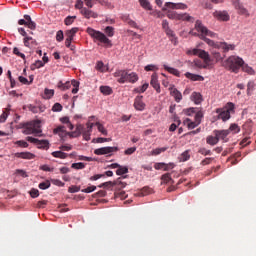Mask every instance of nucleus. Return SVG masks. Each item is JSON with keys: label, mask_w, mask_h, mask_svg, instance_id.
Wrapping results in <instances>:
<instances>
[{"label": "nucleus", "mask_w": 256, "mask_h": 256, "mask_svg": "<svg viewBox=\"0 0 256 256\" xmlns=\"http://www.w3.org/2000/svg\"><path fill=\"white\" fill-rule=\"evenodd\" d=\"M44 66L42 60H37L31 65V70H36L37 68H42Z\"/></svg>", "instance_id": "nucleus-49"}, {"label": "nucleus", "mask_w": 256, "mask_h": 256, "mask_svg": "<svg viewBox=\"0 0 256 256\" xmlns=\"http://www.w3.org/2000/svg\"><path fill=\"white\" fill-rule=\"evenodd\" d=\"M151 192H153V190L149 186H145L141 190V193H142L143 197H145V195H147V194H151Z\"/></svg>", "instance_id": "nucleus-56"}, {"label": "nucleus", "mask_w": 256, "mask_h": 256, "mask_svg": "<svg viewBox=\"0 0 256 256\" xmlns=\"http://www.w3.org/2000/svg\"><path fill=\"white\" fill-rule=\"evenodd\" d=\"M170 94L173 95L175 102H181L183 95L176 87H171Z\"/></svg>", "instance_id": "nucleus-18"}, {"label": "nucleus", "mask_w": 256, "mask_h": 256, "mask_svg": "<svg viewBox=\"0 0 256 256\" xmlns=\"http://www.w3.org/2000/svg\"><path fill=\"white\" fill-rule=\"evenodd\" d=\"M52 110L53 112H61V110H63V106L59 102H56V104L52 106Z\"/></svg>", "instance_id": "nucleus-55"}, {"label": "nucleus", "mask_w": 256, "mask_h": 256, "mask_svg": "<svg viewBox=\"0 0 256 256\" xmlns=\"http://www.w3.org/2000/svg\"><path fill=\"white\" fill-rule=\"evenodd\" d=\"M213 16L216 17L220 22H229L230 15L228 11H214Z\"/></svg>", "instance_id": "nucleus-12"}, {"label": "nucleus", "mask_w": 256, "mask_h": 256, "mask_svg": "<svg viewBox=\"0 0 256 256\" xmlns=\"http://www.w3.org/2000/svg\"><path fill=\"white\" fill-rule=\"evenodd\" d=\"M119 148L117 146H104L102 148H96L94 150L95 154H110L111 152H117Z\"/></svg>", "instance_id": "nucleus-11"}, {"label": "nucleus", "mask_w": 256, "mask_h": 256, "mask_svg": "<svg viewBox=\"0 0 256 256\" xmlns=\"http://www.w3.org/2000/svg\"><path fill=\"white\" fill-rule=\"evenodd\" d=\"M178 159H179L180 162L189 161V159H190V152H189V150H185L184 152H182V154H180Z\"/></svg>", "instance_id": "nucleus-29"}, {"label": "nucleus", "mask_w": 256, "mask_h": 256, "mask_svg": "<svg viewBox=\"0 0 256 256\" xmlns=\"http://www.w3.org/2000/svg\"><path fill=\"white\" fill-rule=\"evenodd\" d=\"M30 194L32 199H37V197H39V190L37 188H32V190H30Z\"/></svg>", "instance_id": "nucleus-57"}, {"label": "nucleus", "mask_w": 256, "mask_h": 256, "mask_svg": "<svg viewBox=\"0 0 256 256\" xmlns=\"http://www.w3.org/2000/svg\"><path fill=\"white\" fill-rule=\"evenodd\" d=\"M100 91L101 93H103L104 95H111V93H113V89H111V87L107 86V85H102L100 87Z\"/></svg>", "instance_id": "nucleus-37"}, {"label": "nucleus", "mask_w": 256, "mask_h": 256, "mask_svg": "<svg viewBox=\"0 0 256 256\" xmlns=\"http://www.w3.org/2000/svg\"><path fill=\"white\" fill-rule=\"evenodd\" d=\"M234 112L235 104L233 102H228L223 108H216L218 119H221L223 122L229 121L231 114Z\"/></svg>", "instance_id": "nucleus-6"}, {"label": "nucleus", "mask_w": 256, "mask_h": 256, "mask_svg": "<svg viewBox=\"0 0 256 256\" xmlns=\"http://www.w3.org/2000/svg\"><path fill=\"white\" fill-rule=\"evenodd\" d=\"M114 76L117 77L118 83L128 82V72H127V70H116V72H114Z\"/></svg>", "instance_id": "nucleus-13"}, {"label": "nucleus", "mask_w": 256, "mask_h": 256, "mask_svg": "<svg viewBox=\"0 0 256 256\" xmlns=\"http://www.w3.org/2000/svg\"><path fill=\"white\" fill-rule=\"evenodd\" d=\"M162 182H164V184H169L170 182L173 184V180L171 177V173H164L161 177Z\"/></svg>", "instance_id": "nucleus-33"}, {"label": "nucleus", "mask_w": 256, "mask_h": 256, "mask_svg": "<svg viewBox=\"0 0 256 256\" xmlns=\"http://www.w3.org/2000/svg\"><path fill=\"white\" fill-rule=\"evenodd\" d=\"M154 167L157 170L163 169L164 171H171L176 165L175 163H155Z\"/></svg>", "instance_id": "nucleus-14"}, {"label": "nucleus", "mask_w": 256, "mask_h": 256, "mask_svg": "<svg viewBox=\"0 0 256 256\" xmlns=\"http://www.w3.org/2000/svg\"><path fill=\"white\" fill-rule=\"evenodd\" d=\"M65 34H66L65 45L66 47L71 49L70 30H66Z\"/></svg>", "instance_id": "nucleus-52"}, {"label": "nucleus", "mask_w": 256, "mask_h": 256, "mask_svg": "<svg viewBox=\"0 0 256 256\" xmlns=\"http://www.w3.org/2000/svg\"><path fill=\"white\" fill-rule=\"evenodd\" d=\"M61 150H55L52 152V156H55L56 159H67V152H63V150H72V146L70 144H63L60 146Z\"/></svg>", "instance_id": "nucleus-8"}, {"label": "nucleus", "mask_w": 256, "mask_h": 256, "mask_svg": "<svg viewBox=\"0 0 256 256\" xmlns=\"http://www.w3.org/2000/svg\"><path fill=\"white\" fill-rule=\"evenodd\" d=\"M122 20H123V22H126V24L131 26L132 28H139L137 22L132 20V18H130V15H123Z\"/></svg>", "instance_id": "nucleus-24"}, {"label": "nucleus", "mask_w": 256, "mask_h": 256, "mask_svg": "<svg viewBox=\"0 0 256 256\" xmlns=\"http://www.w3.org/2000/svg\"><path fill=\"white\" fill-rule=\"evenodd\" d=\"M223 66L228 68V70H232V72H239L241 67L242 70L248 72V74H254L255 72V70H253L251 66H248V64H245L243 58H239L238 55H230V57L223 62Z\"/></svg>", "instance_id": "nucleus-4"}, {"label": "nucleus", "mask_w": 256, "mask_h": 256, "mask_svg": "<svg viewBox=\"0 0 256 256\" xmlns=\"http://www.w3.org/2000/svg\"><path fill=\"white\" fill-rule=\"evenodd\" d=\"M148 87H149V83H144V85H142L141 87H136L134 91L136 93H144L145 91H147Z\"/></svg>", "instance_id": "nucleus-42"}, {"label": "nucleus", "mask_w": 256, "mask_h": 256, "mask_svg": "<svg viewBox=\"0 0 256 256\" xmlns=\"http://www.w3.org/2000/svg\"><path fill=\"white\" fill-rule=\"evenodd\" d=\"M198 152L200 154H204V156H207L209 154H212V151L211 150H207V148H199Z\"/></svg>", "instance_id": "nucleus-62"}, {"label": "nucleus", "mask_w": 256, "mask_h": 256, "mask_svg": "<svg viewBox=\"0 0 256 256\" xmlns=\"http://www.w3.org/2000/svg\"><path fill=\"white\" fill-rule=\"evenodd\" d=\"M29 140H27V142H25V140H17V142H14V144H16L17 146H20L21 148H28L29 144H28Z\"/></svg>", "instance_id": "nucleus-47"}, {"label": "nucleus", "mask_w": 256, "mask_h": 256, "mask_svg": "<svg viewBox=\"0 0 256 256\" xmlns=\"http://www.w3.org/2000/svg\"><path fill=\"white\" fill-rule=\"evenodd\" d=\"M235 9H237L240 15H245L246 17H249L250 15L248 9L244 7V5H242L241 3H235Z\"/></svg>", "instance_id": "nucleus-21"}, {"label": "nucleus", "mask_w": 256, "mask_h": 256, "mask_svg": "<svg viewBox=\"0 0 256 256\" xmlns=\"http://www.w3.org/2000/svg\"><path fill=\"white\" fill-rule=\"evenodd\" d=\"M229 133L232 131V133H239L241 131L239 125L237 123H232L228 129Z\"/></svg>", "instance_id": "nucleus-39"}, {"label": "nucleus", "mask_w": 256, "mask_h": 256, "mask_svg": "<svg viewBox=\"0 0 256 256\" xmlns=\"http://www.w3.org/2000/svg\"><path fill=\"white\" fill-rule=\"evenodd\" d=\"M15 156H17L18 159H35V154H33V152H16Z\"/></svg>", "instance_id": "nucleus-19"}, {"label": "nucleus", "mask_w": 256, "mask_h": 256, "mask_svg": "<svg viewBox=\"0 0 256 256\" xmlns=\"http://www.w3.org/2000/svg\"><path fill=\"white\" fill-rule=\"evenodd\" d=\"M78 30H79V28H77V27L71 28V29L69 30L70 46H71V44H72V42H73V39H74V37H75V34H77Z\"/></svg>", "instance_id": "nucleus-41"}, {"label": "nucleus", "mask_w": 256, "mask_h": 256, "mask_svg": "<svg viewBox=\"0 0 256 256\" xmlns=\"http://www.w3.org/2000/svg\"><path fill=\"white\" fill-rule=\"evenodd\" d=\"M82 15H84V17H86V19H90V17H98L97 13H95V11H92V8L87 9V7H84L81 10Z\"/></svg>", "instance_id": "nucleus-23"}, {"label": "nucleus", "mask_w": 256, "mask_h": 256, "mask_svg": "<svg viewBox=\"0 0 256 256\" xmlns=\"http://www.w3.org/2000/svg\"><path fill=\"white\" fill-rule=\"evenodd\" d=\"M71 85H73L72 93H78V91H79V85H80L79 81L73 80V81L71 82Z\"/></svg>", "instance_id": "nucleus-53"}, {"label": "nucleus", "mask_w": 256, "mask_h": 256, "mask_svg": "<svg viewBox=\"0 0 256 256\" xmlns=\"http://www.w3.org/2000/svg\"><path fill=\"white\" fill-rule=\"evenodd\" d=\"M74 169H84L85 163H72Z\"/></svg>", "instance_id": "nucleus-64"}, {"label": "nucleus", "mask_w": 256, "mask_h": 256, "mask_svg": "<svg viewBox=\"0 0 256 256\" xmlns=\"http://www.w3.org/2000/svg\"><path fill=\"white\" fill-rule=\"evenodd\" d=\"M167 17H169V19H178L179 21V13L177 11H168Z\"/></svg>", "instance_id": "nucleus-46"}, {"label": "nucleus", "mask_w": 256, "mask_h": 256, "mask_svg": "<svg viewBox=\"0 0 256 256\" xmlns=\"http://www.w3.org/2000/svg\"><path fill=\"white\" fill-rule=\"evenodd\" d=\"M214 135H217L218 143L220 140L223 142H228L229 129H215L213 131Z\"/></svg>", "instance_id": "nucleus-10"}, {"label": "nucleus", "mask_w": 256, "mask_h": 256, "mask_svg": "<svg viewBox=\"0 0 256 256\" xmlns=\"http://www.w3.org/2000/svg\"><path fill=\"white\" fill-rule=\"evenodd\" d=\"M139 3L141 5V7H143L144 9H148L149 11H151L153 9L150 1H148V0H139Z\"/></svg>", "instance_id": "nucleus-36"}, {"label": "nucleus", "mask_w": 256, "mask_h": 256, "mask_svg": "<svg viewBox=\"0 0 256 256\" xmlns=\"http://www.w3.org/2000/svg\"><path fill=\"white\" fill-rule=\"evenodd\" d=\"M165 7L169 9H188V5L185 3H165Z\"/></svg>", "instance_id": "nucleus-20"}, {"label": "nucleus", "mask_w": 256, "mask_h": 256, "mask_svg": "<svg viewBox=\"0 0 256 256\" xmlns=\"http://www.w3.org/2000/svg\"><path fill=\"white\" fill-rule=\"evenodd\" d=\"M193 36H200V39H203L207 45L210 47H213L214 49H222L224 52L227 51H233L235 49L234 44H229L226 42L223 43H215V41H212L211 38H207V36H212V39H215L217 36L216 32H212L207 28V26H204V24L201 22V20H196L195 26L192 30L189 32Z\"/></svg>", "instance_id": "nucleus-1"}, {"label": "nucleus", "mask_w": 256, "mask_h": 256, "mask_svg": "<svg viewBox=\"0 0 256 256\" xmlns=\"http://www.w3.org/2000/svg\"><path fill=\"white\" fill-rule=\"evenodd\" d=\"M61 123H64L65 125H67V127L72 130L74 129V125L72 123H70V118L69 116H62V118L60 119Z\"/></svg>", "instance_id": "nucleus-31"}, {"label": "nucleus", "mask_w": 256, "mask_h": 256, "mask_svg": "<svg viewBox=\"0 0 256 256\" xmlns=\"http://www.w3.org/2000/svg\"><path fill=\"white\" fill-rule=\"evenodd\" d=\"M164 69L167 70V72H170V74H174L175 76H180L181 72L177 68H172L171 66H167L164 64Z\"/></svg>", "instance_id": "nucleus-30"}, {"label": "nucleus", "mask_w": 256, "mask_h": 256, "mask_svg": "<svg viewBox=\"0 0 256 256\" xmlns=\"http://www.w3.org/2000/svg\"><path fill=\"white\" fill-rule=\"evenodd\" d=\"M191 100L194 102V104H201V102H203V97L201 93L194 91L191 95Z\"/></svg>", "instance_id": "nucleus-25"}, {"label": "nucleus", "mask_w": 256, "mask_h": 256, "mask_svg": "<svg viewBox=\"0 0 256 256\" xmlns=\"http://www.w3.org/2000/svg\"><path fill=\"white\" fill-rule=\"evenodd\" d=\"M72 83H70V81H67L66 83H63L62 81H60L58 83V87L59 89H62V91H66L67 89H70Z\"/></svg>", "instance_id": "nucleus-38"}, {"label": "nucleus", "mask_w": 256, "mask_h": 256, "mask_svg": "<svg viewBox=\"0 0 256 256\" xmlns=\"http://www.w3.org/2000/svg\"><path fill=\"white\" fill-rule=\"evenodd\" d=\"M36 41L34 40V38H32V36H27L26 34V38H24V45L25 47H31V45H35Z\"/></svg>", "instance_id": "nucleus-32"}, {"label": "nucleus", "mask_w": 256, "mask_h": 256, "mask_svg": "<svg viewBox=\"0 0 256 256\" xmlns=\"http://www.w3.org/2000/svg\"><path fill=\"white\" fill-rule=\"evenodd\" d=\"M158 66H156L155 64H148L147 66H145V70L146 71H151V70H158Z\"/></svg>", "instance_id": "nucleus-63"}, {"label": "nucleus", "mask_w": 256, "mask_h": 256, "mask_svg": "<svg viewBox=\"0 0 256 256\" xmlns=\"http://www.w3.org/2000/svg\"><path fill=\"white\" fill-rule=\"evenodd\" d=\"M207 144H210L211 146H215L218 144V135H208V138H206Z\"/></svg>", "instance_id": "nucleus-28"}, {"label": "nucleus", "mask_w": 256, "mask_h": 256, "mask_svg": "<svg viewBox=\"0 0 256 256\" xmlns=\"http://www.w3.org/2000/svg\"><path fill=\"white\" fill-rule=\"evenodd\" d=\"M94 123H87V127L84 125H77L76 130L68 133L66 127L64 125H60L59 127H55L53 129V133H57L60 137H66L70 135L71 137H75L77 135H83L84 140L89 141L91 140V133L93 131Z\"/></svg>", "instance_id": "nucleus-3"}, {"label": "nucleus", "mask_w": 256, "mask_h": 256, "mask_svg": "<svg viewBox=\"0 0 256 256\" xmlns=\"http://www.w3.org/2000/svg\"><path fill=\"white\" fill-rule=\"evenodd\" d=\"M178 21L181 22H195V18H193V15H190L189 13H178Z\"/></svg>", "instance_id": "nucleus-17"}, {"label": "nucleus", "mask_w": 256, "mask_h": 256, "mask_svg": "<svg viewBox=\"0 0 256 256\" xmlns=\"http://www.w3.org/2000/svg\"><path fill=\"white\" fill-rule=\"evenodd\" d=\"M114 186H116L118 190H122V188H125L127 184L126 182H122V178H118L114 181Z\"/></svg>", "instance_id": "nucleus-34"}, {"label": "nucleus", "mask_w": 256, "mask_h": 256, "mask_svg": "<svg viewBox=\"0 0 256 256\" xmlns=\"http://www.w3.org/2000/svg\"><path fill=\"white\" fill-rule=\"evenodd\" d=\"M185 76L191 81H204V76L201 74H193L192 72H186Z\"/></svg>", "instance_id": "nucleus-22"}, {"label": "nucleus", "mask_w": 256, "mask_h": 256, "mask_svg": "<svg viewBox=\"0 0 256 256\" xmlns=\"http://www.w3.org/2000/svg\"><path fill=\"white\" fill-rule=\"evenodd\" d=\"M87 33L92 36V39H96L97 41H100V43H104V45H110L112 46V43L110 41V38L104 34V32H100L99 30H95L94 28H87Z\"/></svg>", "instance_id": "nucleus-7"}, {"label": "nucleus", "mask_w": 256, "mask_h": 256, "mask_svg": "<svg viewBox=\"0 0 256 256\" xmlns=\"http://www.w3.org/2000/svg\"><path fill=\"white\" fill-rule=\"evenodd\" d=\"M23 133L27 135L26 140H28V142L36 144L38 148H44L45 150L49 149V140H38V138H32V134L40 135V133H42L39 121H31L30 123H24Z\"/></svg>", "instance_id": "nucleus-2"}, {"label": "nucleus", "mask_w": 256, "mask_h": 256, "mask_svg": "<svg viewBox=\"0 0 256 256\" xmlns=\"http://www.w3.org/2000/svg\"><path fill=\"white\" fill-rule=\"evenodd\" d=\"M129 169L128 167H123L122 165H119L116 173L117 175H124L125 173H128Z\"/></svg>", "instance_id": "nucleus-45"}, {"label": "nucleus", "mask_w": 256, "mask_h": 256, "mask_svg": "<svg viewBox=\"0 0 256 256\" xmlns=\"http://www.w3.org/2000/svg\"><path fill=\"white\" fill-rule=\"evenodd\" d=\"M44 93H45L46 97H48V99H50V97H53L55 91H54V89H45Z\"/></svg>", "instance_id": "nucleus-61"}, {"label": "nucleus", "mask_w": 256, "mask_h": 256, "mask_svg": "<svg viewBox=\"0 0 256 256\" xmlns=\"http://www.w3.org/2000/svg\"><path fill=\"white\" fill-rule=\"evenodd\" d=\"M95 125L97 126L98 131H100V133H102L103 135H108V131L107 129H105V126L102 125V123L97 122L95 123Z\"/></svg>", "instance_id": "nucleus-43"}, {"label": "nucleus", "mask_w": 256, "mask_h": 256, "mask_svg": "<svg viewBox=\"0 0 256 256\" xmlns=\"http://www.w3.org/2000/svg\"><path fill=\"white\" fill-rule=\"evenodd\" d=\"M13 53L15 55H18L19 57H22V59H26L25 53H21V51H19L18 47H14Z\"/></svg>", "instance_id": "nucleus-58"}, {"label": "nucleus", "mask_w": 256, "mask_h": 256, "mask_svg": "<svg viewBox=\"0 0 256 256\" xmlns=\"http://www.w3.org/2000/svg\"><path fill=\"white\" fill-rule=\"evenodd\" d=\"M76 15H68V17L65 19L66 26H71L75 22Z\"/></svg>", "instance_id": "nucleus-44"}, {"label": "nucleus", "mask_w": 256, "mask_h": 256, "mask_svg": "<svg viewBox=\"0 0 256 256\" xmlns=\"http://www.w3.org/2000/svg\"><path fill=\"white\" fill-rule=\"evenodd\" d=\"M105 32L108 36H114L115 29L113 28V26H106Z\"/></svg>", "instance_id": "nucleus-54"}, {"label": "nucleus", "mask_w": 256, "mask_h": 256, "mask_svg": "<svg viewBox=\"0 0 256 256\" xmlns=\"http://www.w3.org/2000/svg\"><path fill=\"white\" fill-rule=\"evenodd\" d=\"M187 54L198 55L199 57H201V59L204 60V64L203 62H201V60L194 61L195 66H197L198 68H207V66H210L212 62L209 52L205 51L204 49H189L187 51Z\"/></svg>", "instance_id": "nucleus-5"}, {"label": "nucleus", "mask_w": 256, "mask_h": 256, "mask_svg": "<svg viewBox=\"0 0 256 256\" xmlns=\"http://www.w3.org/2000/svg\"><path fill=\"white\" fill-rule=\"evenodd\" d=\"M183 124L187 125L189 129H195V127H198V123H196V121H191V119H185Z\"/></svg>", "instance_id": "nucleus-35"}, {"label": "nucleus", "mask_w": 256, "mask_h": 256, "mask_svg": "<svg viewBox=\"0 0 256 256\" xmlns=\"http://www.w3.org/2000/svg\"><path fill=\"white\" fill-rule=\"evenodd\" d=\"M56 41H58L59 43L64 41V32H63V30H58V32L56 34Z\"/></svg>", "instance_id": "nucleus-51"}, {"label": "nucleus", "mask_w": 256, "mask_h": 256, "mask_svg": "<svg viewBox=\"0 0 256 256\" xmlns=\"http://www.w3.org/2000/svg\"><path fill=\"white\" fill-rule=\"evenodd\" d=\"M203 116H204V114H203L202 110H199L198 112H196L195 121H196L197 125H199V123H201V119H203Z\"/></svg>", "instance_id": "nucleus-48"}, {"label": "nucleus", "mask_w": 256, "mask_h": 256, "mask_svg": "<svg viewBox=\"0 0 256 256\" xmlns=\"http://www.w3.org/2000/svg\"><path fill=\"white\" fill-rule=\"evenodd\" d=\"M115 182H104L103 184H100L98 188H111V186H115Z\"/></svg>", "instance_id": "nucleus-60"}, {"label": "nucleus", "mask_w": 256, "mask_h": 256, "mask_svg": "<svg viewBox=\"0 0 256 256\" xmlns=\"http://www.w3.org/2000/svg\"><path fill=\"white\" fill-rule=\"evenodd\" d=\"M184 114H187V116H192L196 112L195 108H184L183 110Z\"/></svg>", "instance_id": "nucleus-59"}, {"label": "nucleus", "mask_w": 256, "mask_h": 256, "mask_svg": "<svg viewBox=\"0 0 256 256\" xmlns=\"http://www.w3.org/2000/svg\"><path fill=\"white\" fill-rule=\"evenodd\" d=\"M18 24H20V26H28L31 30H36L37 28L36 22H33L31 15L28 14H25L24 20H19Z\"/></svg>", "instance_id": "nucleus-9"}, {"label": "nucleus", "mask_w": 256, "mask_h": 256, "mask_svg": "<svg viewBox=\"0 0 256 256\" xmlns=\"http://www.w3.org/2000/svg\"><path fill=\"white\" fill-rule=\"evenodd\" d=\"M150 84L152 85V87H154V89H156L157 93H160L161 85L158 81V74L156 72L152 74Z\"/></svg>", "instance_id": "nucleus-16"}, {"label": "nucleus", "mask_w": 256, "mask_h": 256, "mask_svg": "<svg viewBox=\"0 0 256 256\" xmlns=\"http://www.w3.org/2000/svg\"><path fill=\"white\" fill-rule=\"evenodd\" d=\"M50 186H51V182L49 180H46V182H41L39 184V188L41 190H47V188H50Z\"/></svg>", "instance_id": "nucleus-50"}, {"label": "nucleus", "mask_w": 256, "mask_h": 256, "mask_svg": "<svg viewBox=\"0 0 256 256\" xmlns=\"http://www.w3.org/2000/svg\"><path fill=\"white\" fill-rule=\"evenodd\" d=\"M146 104L143 101V95H137L134 101V108L136 110H145Z\"/></svg>", "instance_id": "nucleus-15"}, {"label": "nucleus", "mask_w": 256, "mask_h": 256, "mask_svg": "<svg viewBox=\"0 0 256 256\" xmlns=\"http://www.w3.org/2000/svg\"><path fill=\"white\" fill-rule=\"evenodd\" d=\"M139 79L138 74H136V72H128V76H127V82L128 83H136Z\"/></svg>", "instance_id": "nucleus-27"}, {"label": "nucleus", "mask_w": 256, "mask_h": 256, "mask_svg": "<svg viewBox=\"0 0 256 256\" xmlns=\"http://www.w3.org/2000/svg\"><path fill=\"white\" fill-rule=\"evenodd\" d=\"M167 36H169V39L172 43H174V45H177L178 43V38L174 32V30H171L170 26L168 25V29H167Z\"/></svg>", "instance_id": "nucleus-26"}, {"label": "nucleus", "mask_w": 256, "mask_h": 256, "mask_svg": "<svg viewBox=\"0 0 256 256\" xmlns=\"http://www.w3.org/2000/svg\"><path fill=\"white\" fill-rule=\"evenodd\" d=\"M166 150H168V146H164L162 148H155L154 150H152L151 154L153 156H157L158 154H161V152H166Z\"/></svg>", "instance_id": "nucleus-40"}]
</instances>
